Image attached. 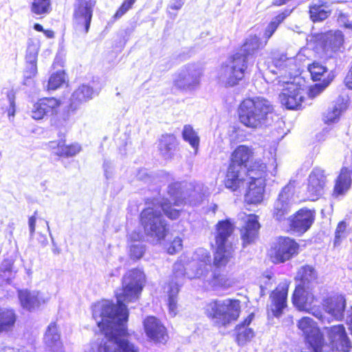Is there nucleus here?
Segmentation results:
<instances>
[{
	"instance_id": "nucleus-1",
	"label": "nucleus",
	"mask_w": 352,
	"mask_h": 352,
	"mask_svg": "<svg viewBox=\"0 0 352 352\" xmlns=\"http://www.w3.org/2000/svg\"><path fill=\"white\" fill-rule=\"evenodd\" d=\"M144 282L142 271L131 270L124 276L122 289L116 293L117 305L103 300L92 307L93 318L98 327L104 321L110 323L112 352H139L138 347L128 338L126 323L129 314L124 302H134L139 298Z\"/></svg>"
},
{
	"instance_id": "nucleus-2",
	"label": "nucleus",
	"mask_w": 352,
	"mask_h": 352,
	"mask_svg": "<svg viewBox=\"0 0 352 352\" xmlns=\"http://www.w3.org/2000/svg\"><path fill=\"white\" fill-rule=\"evenodd\" d=\"M267 41L261 42L256 36H250L239 52L230 56L221 66L219 72L220 82L227 87L239 84L245 76L250 62H252L254 54L263 48Z\"/></svg>"
},
{
	"instance_id": "nucleus-3",
	"label": "nucleus",
	"mask_w": 352,
	"mask_h": 352,
	"mask_svg": "<svg viewBox=\"0 0 352 352\" xmlns=\"http://www.w3.org/2000/svg\"><path fill=\"white\" fill-rule=\"evenodd\" d=\"M274 108L263 97L245 99L238 109L239 119L244 126L256 129L270 124Z\"/></svg>"
},
{
	"instance_id": "nucleus-4",
	"label": "nucleus",
	"mask_w": 352,
	"mask_h": 352,
	"mask_svg": "<svg viewBox=\"0 0 352 352\" xmlns=\"http://www.w3.org/2000/svg\"><path fill=\"white\" fill-rule=\"evenodd\" d=\"M205 314L218 327H227L235 322L241 313V302L239 300L224 299L208 302Z\"/></svg>"
},
{
	"instance_id": "nucleus-5",
	"label": "nucleus",
	"mask_w": 352,
	"mask_h": 352,
	"mask_svg": "<svg viewBox=\"0 0 352 352\" xmlns=\"http://www.w3.org/2000/svg\"><path fill=\"white\" fill-rule=\"evenodd\" d=\"M315 43V49L321 57L333 60V65H337V59L342 52L344 35L340 30H330L324 33L316 34L311 36Z\"/></svg>"
},
{
	"instance_id": "nucleus-6",
	"label": "nucleus",
	"mask_w": 352,
	"mask_h": 352,
	"mask_svg": "<svg viewBox=\"0 0 352 352\" xmlns=\"http://www.w3.org/2000/svg\"><path fill=\"white\" fill-rule=\"evenodd\" d=\"M140 220L148 235L155 236L158 240L166 235L168 228L160 210L148 208L141 212Z\"/></svg>"
},
{
	"instance_id": "nucleus-7",
	"label": "nucleus",
	"mask_w": 352,
	"mask_h": 352,
	"mask_svg": "<svg viewBox=\"0 0 352 352\" xmlns=\"http://www.w3.org/2000/svg\"><path fill=\"white\" fill-rule=\"evenodd\" d=\"M298 327L305 335L314 352H331V346L324 342L323 336L313 319L309 317L301 318L298 322Z\"/></svg>"
},
{
	"instance_id": "nucleus-8",
	"label": "nucleus",
	"mask_w": 352,
	"mask_h": 352,
	"mask_svg": "<svg viewBox=\"0 0 352 352\" xmlns=\"http://www.w3.org/2000/svg\"><path fill=\"white\" fill-rule=\"evenodd\" d=\"M201 70L196 64H187L174 75L173 85L181 90L193 91L200 83Z\"/></svg>"
},
{
	"instance_id": "nucleus-9",
	"label": "nucleus",
	"mask_w": 352,
	"mask_h": 352,
	"mask_svg": "<svg viewBox=\"0 0 352 352\" xmlns=\"http://www.w3.org/2000/svg\"><path fill=\"white\" fill-rule=\"evenodd\" d=\"M185 270L183 265L175 263L173 266V275L164 287L165 292L168 295L169 314L172 317L175 316L177 313V294L184 283Z\"/></svg>"
},
{
	"instance_id": "nucleus-10",
	"label": "nucleus",
	"mask_w": 352,
	"mask_h": 352,
	"mask_svg": "<svg viewBox=\"0 0 352 352\" xmlns=\"http://www.w3.org/2000/svg\"><path fill=\"white\" fill-rule=\"evenodd\" d=\"M95 3L91 0H76L74 10V27L76 32L85 34L89 32Z\"/></svg>"
},
{
	"instance_id": "nucleus-11",
	"label": "nucleus",
	"mask_w": 352,
	"mask_h": 352,
	"mask_svg": "<svg viewBox=\"0 0 352 352\" xmlns=\"http://www.w3.org/2000/svg\"><path fill=\"white\" fill-rule=\"evenodd\" d=\"M304 96L305 91L300 86L288 83L279 94V100L288 109H298L302 107Z\"/></svg>"
},
{
	"instance_id": "nucleus-12",
	"label": "nucleus",
	"mask_w": 352,
	"mask_h": 352,
	"mask_svg": "<svg viewBox=\"0 0 352 352\" xmlns=\"http://www.w3.org/2000/svg\"><path fill=\"white\" fill-rule=\"evenodd\" d=\"M193 271L192 274L186 273L190 278H208V275L212 268L211 258L208 252L205 249H199L195 252L194 261L190 264Z\"/></svg>"
},
{
	"instance_id": "nucleus-13",
	"label": "nucleus",
	"mask_w": 352,
	"mask_h": 352,
	"mask_svg": "<svg viewBox=\"0 0 352 352\" xmlns=\"http://www.w3.org/2000/svg\"><path fill=\"white\" fill-rule=\"evenodd\" d=\"M294 185L290 182L286 185L280 191L277 199L276 200L274 206V217L278 220L281 221L285 219L292 206V197L294 193Z\"/></svg>"
},
{
	"instance_id": "nucleus-14",
	"label": "nucleus",
	"mask_w": 352,
	"mask_h": 352,
	"mask_svg": "<svg viewBox=\"0 0 352 352\" xmlns=\"http://www.w3.org/2000/svg\"><path fill=\"white\" fill-rule=\"evenodd\" d=\"M324 330L331 342V344H329L331 346V352H333L334 349L342 352L349 351L351 342L342 324L325 327Z\"/></svg>"
},
{
	"instance_id": "nucleus-15",
	"label": "nucleus",
	"mask_w": 352,
	"mask_h": 352,
	"mask_svg": "<svg viewBox=\"0 0 352 352\" xmlns=\"http://www.w3.org/2000/svg\"><path fill=\"white\" fill-rule=\"evenodd\" d=\"M60 102L55 98H44L36 102L31 110V116L34 120H41L45 117L57 113Z\"/></svg>"
},
{
	"instance_id": "nucleus-16",
	"label": "nucleus",
	"mask_w": 352,
	"mask_h": 352,
	"mask_svg": "<svg viewBox=\"0 0 352 352\" xmlns=\"http://www.w3.org/2000/svg\"><path fill=\"white\" fill-rule=\"evenodd\" d=\"M298 243H274L268 251V256L274 263H283L298 254Z\"/></svg>"
},
{
	"instance_id": "nucleus-17",
	"label": "nucleus",
	"mask_w": 352,
	"mask_h": 352,
	"mask_svg": "<svg viewBox=\"0 0 352 352\" xmlns=\"http://www.w3.org/2000/svg\"><path fill=\"white\" fill-rule=\"evenodd\" d=\"M98 327L102 332L101 337L90 342L85 349V352H112L111 344H110L112 328H110V323L108 324L104 321Z\"/></svg>"
},
{
	"instance_id": "nucleus-18",
	"label": "nucleus",
	"mask_w": 352,
	"mask_h": 352,
	"mask_svg": "<svg viewBox=\"0 0 352 352\" xmlns=\"http://www.w3.org/2000/svg\"><path fill=\"white\" fill-rule=\"evenodd\" d=\"M146 336L155 342L165 343L168 335L165 327L154 316H148L144 320Z\"/></svg>"
},
{
	"instance_id": "nucleus-19",
	"label": "nucleus",
	"mask_w": 352,
	"mask_h": 352,
	"mask_svg": "<svg viewBox=\"0 0 352 352\" xmlns=\"http://www.w3.org/2000/svg\"><path fill=\"white\" fill-rule=\"evenodd\" d=\"M326 177L324 170L315 168L309 174L307 185V195L310 199L315 200L323 193Z\"/></svg>"
},
{
	"instance_id": "nucleus-20",
	"label": "nucleus",
	"mask_w": 352,
	"mask_h": 352,
	"mask_svg": "<svg viewBox=\"0 0 352 352\" xmlns=\"http://www.w3.org/2000/svg\"><path fill=\"white\" fill-rule=\"evenodd\" d=\"M18 297L23 309L32 311L46 302L43 294L38 291L19 290Z\"/></svg>"
},
{
	"instance_id": "nucleus-21",
	"label": "nucleus",
	"mask_w": 352,
	"mask_h": 352,
	"mask_svg": "<svg viewBox=\"0 0 352 352\" xmlns=\"http://www.w3.org/2000/svg\"><path fill=\"white\" fill-rule=\"evenodd\" d=\"M287 292L288 285L283 283L278 285L270 295V310L274 316L279 317L282 314L283 309L286 307Z\"/></svg>"
},
{
	"instance_id": "nucleus-22",
	"label": "nucleus",
	"mask_w": 352,
	"mask_h": 352,
	"mask_svg": "<svg viewBox=\"0 0 352 352\" xmlns=\"http://www.w3.org/2000/svg\"><path fill=\"white\" fill-rule=\"evenodd\" d=\"M315 212L314 210L302 208L295 214L292 221V228L294 232L302 234L307 232L314 223Z\"/></svg>"
},
{
	"instance_id": "nucleus-23",
	"label": "nucleus",
	"mask_w": 352,
	"mask_h": 352,
	"mask_svg": "<svg viewBox=\"0 0 352 352\" xmlns=\"http://www.w3.org/2000/svg\"><path fill=\"white\" fill-rule=\"evenodd\" d=\"M313 287L310 286H296L292 296V302L299 310L309 311V307L314 302Z\"/></svg>"
},
{
	"instance_id": "nucleus-24",
	"label": "nucleus",
	"mask_w": 352,
	"mask_h": 352,
	"mask_svg": "<svg viewBox=\"0 0 352 352\" xmlns=\"http://www.w3.org/2000/svg\"><path fill=\"white\" fill-rule=\"evenodd\" d=\"M322 307L325 312L336 320L344 317L346 300L342 295H334L323 300Z\"/></svg>"
},
{
	"instance_id": "nucleus-25",
	"label": "nucleus",
	"mask_w": 352,
	"mask_h": 352,
	"mask_svg": "<svg viewBox=\"0 0 352 352\" xmlns=\"http://www.w3.org/2000/svg\"><path fill=\"white\" fill-rule=\"evenodd\" d=\"M265 180L258 179L249 182L248 189L245 195V201L248 204H257L263 200Z\"/></svg>"
},
{
	"instance_id": "nucleus-26",
	"label": "nucleus",
	"mask_w": 352,
	"mask_h": 352,
	"mask_svg": "<svg viewBox=\"0 0 352 352\" xmlns=\"http://www.w3.org/2000/svg\"><path fill=\"white\" fill-rule=\"evenodd\" d=\"M252 151L250 147L240 145L232 152L230 165L245 170L246 166L252 160Z\"/></svg>"
},
{
	"instance_id": "nucleus-27",
	"label": "nucleus",
	"mask_w": 352,
	"mask_h": 352,
	"mask_svg": "<svg viewBox=\"0 0 352 352\" xmlns=\"http://www.w3.org/2000/svg\"><path fill=\"white\" fill-rule=\"evenodd\" d=\"M98 93L89 85H82L76 89L70 98V108L72 111L76 110L79 106L92 99Z\"/></svg>"
},
{
	"instance_id": "nucleus-28",
	"label": "nucleus",
	"mask_w": 352,
	"mask_h": 352,
	"mask_svg": "<svg viewBox=\"0 0 352 352\" xmlns=\"http://www.w3.org/2000/svg\"><path fill=\"white\" fill-rule=\"evenodd\" d=\"M49 147L54 151L55 155L64 157L75 156L81 150L78 144L66 145L65 140L51 141L49 142Z\"/></svg>"
},
{
	"instance_id": "nucleus-29",
	"label": "nucleus",
	"mask_w": 352,
	"mask_h": 352,
	"mask_svg": "<svg viewBox=\"0 0 352 352\" xmlns=\"http://www.w3.org/2000/svg\"><path fill=\"white\" fill-rule=\"evenodd\" d=\"M309 17L314 23L327 19L331 14V9L327 1L316 0L309 6Z\"/></svg>"
},
{
	"instance_id": "nucleus-30",
	"label": "nucleus",
	"mask_w": 352,
	"mask_h": 352,
	"mask_svg": "<svg viewBox=\"0 0 352 352\" xmlns=\"http://www.w3.org/2000/svg\"><path fill=\"white\" fill-rule=\"evenodd\" d=\"M245 175L244 170L229 165L225 179L226 187L236 191L243 184Z\"/></svg>"
},
{
	"instance_id": "nucleus-31",
	"label": "nucleus",
	"mask_w": 352,
	"mask_h": 352,
	"mask_svg": "<svg viewBox=\"0 0 352 352\" xmlns=\"http://www.w3.org/2000/svg\"><path fill=\"white\" fill-rule=\"evenodd\" d=\"M254 318V314H250L243 322L236 327V341L239 345H244L254 337V331L249 327Z\"/></svg>"
},
{
	"instance_id": "nucleus-32",
	"label": "nucleus",
	"mask_w": 352,
	"mask_h": 352,
	"mask_svg": "<svg viewBox=\"0 0 352 352\" xmlns=\"http://www.w3.org/2000/svg\"><path fill=\"white\" fill-rule=\"evenodd\" d=\"M44 342L52 352H62L63 344L54 322L49 324L44 336Z\"/></svg>"
},
{
	"instance_id": "nucleus-33",
	"label": "nucleus",
	"mask_w": 352,
	"mask_h": 352,
	"mask_svg": "<svg viewBox=\"0 0 352 352\" xmlns=\"http://www.w3.org/2000/svg\"><path fill=\"white\" fill-rule=\"evenodd\" d=\"M351 173L346 168H342L340 175L336 180V184L333 188V196L338 197L343 196L349 190L351 186Z\"/></svg>"
},
{
	"instance_id": "nucleus-34",
	"label": "nucleus",
	"mask_w": 352,
	"mask_h": 352,
	"mask_svg": "<svg viewBox=\"0 0 352 352\" xmlns=\"http://www.w3.org/2000/svg\"><path fill=\"white\" fill-rule=\"evenodd\" d=\"M232 243H216L213 265L216 267L225 266L232 256Z\"/></svg>"
},
{
	"instance_id": "nucleus-35",
	"label": "nucleus",
	"mask_w": 352,
	"mask_h": 352,
	"mask_svg": "<svg viewBox=\"0 0 352 352\" xmlns=\"http://www.w3.org/2000/svg\"><path fill=\"white\" fill-rule=\"evenodd\" d=\"M260 224L256 216L248 217L245 226L241 230V239L243 242H253L256 239Z\"/></svg>"
},
{
	"instance_id": "nucleus-36",
	"label": "nucleus",
	"mask_w": 352,
	"mask_h": 352,
	"mask_svg": "<svg viewBox=\"0 0 352 352\" xmlns=\"http://www.w3.org/2000/svg\"><path fill=\"white\" fill-rule=\"evenodd\" d=\"M345 109L342 98H338L332 102L323 113V121L327 124L336 122L339 120L342 112Z\"/></svg>"
},
{
	"instance_id": "nucleus-37",
	"label": "nucleus",
	"mask_w": 352,
	"mask_h": 352,
	"mask_svg": "<svg viewBox=\"0 0 352 352\" xmlns=\"http://www.w3.org/2000/svg\"><path fill=\"white\" fill-rule=\"evenodd\" d=\"M186 186V182H175L168 187V193L170 195L174 206H179L187 202V192L183 190Z\"/></svg>"
},
{
	"instance_id": "nucleus-38",
	"label": "nucleus",
	"mask_w": 352,
	"mask_h": 352,
	"mask_svg": "<svg viewBox=\"0 0 352 352\" xmlns=\"http://www.w3.org/2000/svg\"><path fill=\"white\" fill-rule=\"evenodd\" d=\"M176 138L172 134L163 135L160 140L158 149L164 159L171 158L176 148Z\"/></svg>"
},
{
	"instance_id": "nucleus-39",
	"label": "nucleus",
	"mask_w": 352,
	"mask_h": 352,
	"mask_svg": "<svg viewBox=\"0 0 352 352\" xmlns=\"http://www.w3.org/2000/svg\"><path fill=\"white\" fill-rule=\"evenodd\" d=\"M266 165L261 160H256L254 162L251 160L246 166L244 173L248 177L250 181L264 179L266 173Z\"/></svg>"
},
{
	"instance_id": "nucleus-40",
	"label": "nucleus",
	"mask_w": 352,
	"mask_h": 352,
	"mask_svg": "<svg viewBox=\"0 0 352 352\" xmlns=\"http://www.w3.org/2000/svg\"><path fill=\"white\" fill-rule=\"evenodd\" d=\"M296 279H299L300 280V283L299 285H301L302 287L310 286L313 287V285L317 279V273L312 266L305 265L299 269L297 273Z\"/></svg>"
},
{
	"instance_id": "nucleus-41",
	"label": "nucleus",
	"mask_w": 352,
	"mask_h": 352,
	"mask_svg": "<svg viewBox=\"0 0 352 352\" xmlns=\"http://www.w3.org/2000/svg\"><path fill=\"white\" fill-rule=\"evenodd\" d=\"M14 258L11 256L4 258L0 265V277L3 281L10 283L16 276L18 270L14 266Z\"/></svg>"
},
{
	"instance_id": "nucleus-42",
	"label": "nucleus",
	"mask_w": 352,
	"mask_h": 352,
	"mask_svg": "<svg viewBox=\"0 0 352 352\" xmlns=\"http://www.w3.org/2000/svg\"><path fill=\"white\" fill-rule=\"evenodd\" d=\"M234 230V224L230 219L219 221L216 226V242H226Z\"/></svg>"
},
{
	"instance_id": "nucleus-43",
	"label": "nucleus",
	"mask_w": 352,
	"mask_h": 352,
	"mask_svg": "<svg viewBox=\"0 0 352 352\" xmlns=\"http://www.w3.org/2000/svg\"><path fill=\"white\" fill-rule=\"evenodd\" d=\"M16 320V316L13 309L0 308V333L12 329Z\"/></svg>"
},
{
	"instance_id": "nucleus-44",
	"label": "nucleus",
	"mask_w": 352,
	"mask_h": 352,
	"mask_svg": "<svg viewBox=\"0 0 352 352\" xmlns=\"http://www.w3.org/2000/svg\"><path fill=\"white\" fill-rule=\"evenodd\" d=\"M308 70L310 72L312 80L314 81L320 80L325 74H332V72H328L329 69L327 65L318 61H314L311 64L309 65Z\"/></svg>"
},
{
	"instance_id": "nucleus-45",
	"label": "nucleus",
	"mask_w": 352,
	"mask_h": 352,
	"mask_svg": "<svg viewBox=\"0 0 352 352\" xmlns=\"http://www.w3.org/2000/svg\"><path fill=\"white\" fill-rule=\"evenodd\" d=\"M206 280L213 287H229L232 284L231 280L226 275L220 274L216 270L212 272Z\"/></svg>"
},
{
	"instance_id": "nucleus-46",
	"label": "nucleus",
	"mask_w": 352,
	"mask_h": 352,
	"mask_svg": "<svg viewBox=\"0 0 352 352\" xmlns=\"http://www.w3.org/2000/svg\"><path fill=\"white\" fill-rule=\"evenodd\" d=\"M334 78V75L333 74H328L326 78L322 80V82L316 83L314 86H311L309 90V97L311 98H314L318 96L320 93H322L332 82Z\"/></svg>"
},
{
	"instance_id": "nucleus-47",
	"label": "nucleus",
	"mask_w": 352,
	"mask_h": 352,
	"mask_svg": "<svg viewBox=\"0 0 352 352\" xmlns=\"http://www.w3.org/2000/svg\"><path fill=\"white\" fill-rule=\"evenodd\" d=\"M182 136L185 141L188 142L192 148H197L199 144V138L190 125H185L182 131Z\"/></svg>"
},
{
	"instance_id": "nucleus-48",
	"label": "nucleus",
	"mask_w": 352,
	"mask_h": 352,
	"mask_svg": "<svg viewBox=\"0 0 352 352\" xmlns=\"http://www.w3.org/2000/svg\"><path fill=\"white\" fill-rule=\"evenodd\" d=\"M66 82L65 73L63 70L53 73L48 80V89L55 90Z\"/></svg>"
},
{
	"instance_id": "nucleus-49",
	"label": "nucleus",
	"mask_w": 352,
	"mask_h": 352,
	"mask_svg": "<svg viewBox=\"0 0 352 352\" xmlns=\"http://www.w3.org/2000/svg\"><path fill=\"white\" fill-rule=\"evenodd\" d=\"M31 11L37 15L49 13L50 11V0H33Z\"/></svg>"
},
{
	"instance_id": "nucleus-50",
	"label": "nucleus",
	"mask_w": 352,
	"mask_h": 352,
	"mask_svg": "<svg viewBox=\"0 0 352 352\" xmlns=\"http://www.w3.org/2000/svg\"><path fill=\"white\" fill-rule=\"evenodd\" d=\"M160 208L164 214L170 219H176L179 216L180 210L179 209L173 208L170 200H163L160 204Z\"/></svg>"
},
{
	"instance_id": "nucleus-51",
	"label": "nucleus",
	"mask_w": 352,
	"mask_h": 352,
	"mask_svg": "<svg viewBox=\"0 0 352 352\" xmlns=\"http://www.w3.org/2000/svg\"><path fill=\"white\" fill-rule=\"evenodd\" d=\"M38 53V45L32 41L28 43L25 55L26 63H37Z\"/></svg>"
},
{
	"instance_id": "nucleus-52",
	"label": "nucleus",
	"mask_w": 352,
	"mask_h": 352,
	"mask_svg": "<svg viewBox=\"0 0 352 352\" xmlns=\"http://www.w3.org/2000/svg\"><path fill=\"white\" fill-rule=\"evenodd\" d=\"M135 1L136 0H124L121 6L113 15V19H118L121 18L128 10L132 8Z\"/></svg>"
},
{
	"instance_id": "nucleus-53",
	"label": "nucleus",
	"mask_w": 352,
	"mask_h": 352,
	"mask_svg": "<svg viewBox=\"0 0 352 352\" xmlns=\"http://www.w3.org/2000/svg\"><path fill=\"white\" fill-rule=\"evenodd\" d=\"M145 252V247L142 243L133 244L130 246L129 254L133 259H140Z\"/></svg>"
},
{
	"instance_id": "nucleus-54",
	"label": "nucleus",
	"mask_w": 352,
	"mask_h": 352,
	"mask_svg": "<svg viewBox=\"0 0 352 352\" xmlns=\"http://www.w3.org/2000/svg\"><path fill=\"white\" fill-rule=\"evenodd\" d=\"M52 125L58 130V140H65V134L67 131V121L65 120H56L52 123Z\"/></svg>"
},
{
	"instance_id": "nucleus-55",
	"label": "nucleus",
	"mask_w": 352,
	"mask_h": 352,
	"mask_svg": "<svg viewBox=\"0 0 352 352\" xmlns=\"http://www.w3.org/2000/svg\"><path fill=\"white\" fill-rule=\"evenodd\" d=\"M346 223L345 221H342L338 223L337 228L336 230V240L334 242H337V241L339 240L344 239L345 236H346Z\"/></svg>"
},
{
	"instance_id": "nucleus-56",
	"label": "nucleus",
	"mask_w": 352,
	"mask_h": 352,
	"mask_svg": "<svg viewBox=\"0 0 352 352\" xmlns=\"http://www.w3.org/2000/svg\"><path fill=\"white\" fill-rule=\"evenodd\" d=\"M338 21L341 26L352 30V21L349 20L348 14L340 11L338 16Z\"/></svg>"
},
{
	"instance_id": "nucleus-57",
	"label": "nucleus",
	"mask_w": 352,
	"mask_h": 352,
	"mask_svg": "<svg viewBox=\"0 0 352 352\" xmlns=\"http://www.w3.org/2000/svg\"><path fill=\"white\" fill-rule=\"evenodd\" d=\"M37 73L36 63H26V67L25 71V76L28 78H30L34 76Z\"/></svg>"
},
{
	"instance_id": "nucleus-58",
	"label": "nucleus",
	"mask_w": 352,
	"mask_h": 352,
	"mask_svg": "<svg viewBox=\"0 0 352 352\" xmlns=\"http://www.w3.org/2000/svg\"><path fill=\"white\" fill-rule=\"evenodd\" d=\"M164 248L167 249L169 254H174L180 251L182 248V243H163Z\"/></svg>"
},
{
	"instance_id": "nucleus-59",
	"label": "nucleus",
	"mask_w": 352,
	"mask_h": 352,
	"mask_svg": "<svg viewBox=\"0 0 352 352\" xmlns=\"http://www.w3.org/2000/svg\"><path fill=\"white\" fill-rule=\"evenodd\" d=\"M278 27L276 23L272 21L268 24L264 33V36L267 41L273 35Z\"/></svg>"
},
{
	"instance_id": "nucleus-60",
	"label": "nucleus",
	"mask_w": 352,
	"mask_h": 352,
	"mask_svg": "<svg viewBox=\"0 0 352 352\" xmlns=\"http://www.w3.org/2000/svg\"><path fill=\"white\" fill-rule=\"evenodd\" d=\"M37 210L34 212V214L31 216L28 219V226L30 234H32L35 230L36 221V214Z\"/></svg>"
},
{
	"instance_id": "nucleus-61",
	"label": "nucleus",
	"mask_w": 352,
	"mask_h": 352,
	"mask_svg": "<svg viewBox=\"0 0 352 352\" xmlns=\"http://www.w3.org/2000/svg\"><path fill=\"white\" fill-rule=\"evenodd\" d=\"M184 4V0H171L168 5V8L172 10H180Z\"/></svg>"
},
{
	"instance_id": "nucleus-62",
	"label": "nucleus",
	"mask_w": 352,
	"mask_h": 352,
	"mask_svg": "<svg viewBox=\"0 0 352 352\" xmlns=\"http://www.w3.org/2000/svg\"><path fill=\"white\" fill-rule=\"evenodd\" d=\"M312 311H311V314L317 318H318L322 322L324 323L325 321L327 320V322L328 323L330 322L329 318H327L326 316H324L322 313L321 312L320 310H318V309H316L314 310V309H311Z\"/></svg>"
},
{
	"instance_id": "nucleus-63",
	"label": "nucleus",
	"mask_w": 352,
	"mask_h": 352,
	"mask_svg": "<svg viewBox=\"0 0 352 352\" xmlns=\"http://www.w3.org/2000/svg\"><path fill=\"white\" fill-rule=\"evenodd\" d=\"M111 167H112V164H111V162H109V161H107L105 160L103 163V168H104V175L106 177V178L108 179L111 177Z\"/></svg>"
},
{
	"instance_id": "nucleus-64",
	"label": "nucleus",
	"mask_w": 352,
	"mask_h": 352,
	"mask_svg": "<svg viewBox=\"0 0 352 352\" xmlns=\"http://www.w3.org/2000/svg\"><path fill=\"white\" fill-rule=\"evenodd\" d=\"M344 82L346 86L349 88L352 89V65L350 69V71L347 74L346 76L344 79Z\"/></svg>"
}]
</instances>
